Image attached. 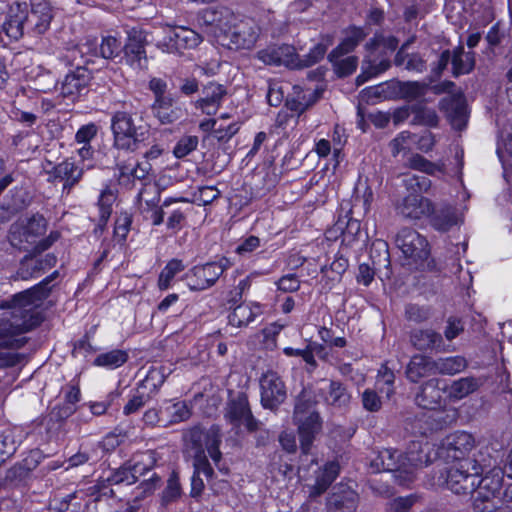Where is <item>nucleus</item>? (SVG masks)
Here are the masks:
<instances>
[{
	"label": "nucleus",
	"instance_id": "nucleus-49",
	"mask_svg": "<svg viewBox=\"0 0 512 512\" xmlns=\"http://www.w3.org/2000/svg\"><path fill=\"white\" fill-rule=\"evenodd\" d=\"M360 96L363 101L371 103L393 97L392 83L367 87L361 91Z\"/></svg>",
	"mask_w": 512,
	"mask_h": 512
},
{
	"label": "nucleus",
	"instance_id": "nucleus-62",
	"mask_svg": "<svg viewBox=\"0 0 512 512\" xmlns=\"http://www.w3.org/2000/svg\"><path fill=\"white\" fill-rule=\"evenodd\" d=\"M416 501V496L398 497L389 502L387 512H408Z\"/></svg>",
	"mask_w": 512,
	"mask_h": 512
},
{
	"label": "nucleus",
	"instance_id": "nucleus-17",
	"mask_svg": "<svg viewBox=\"0 0 512 512\" xmlns=\"http://www.w3.org/2000/svg\"><path fill=\"white\" fill-rule=\"evenodd\" d=\"M90 165H79L73 158H67L64 161L54 165L47 170L49 179L63 182V190H70L81 180L84 170L89 169Z\"/></svg>",
	"mask_w": 512,
	"mask_h": 512
},
{
	"label": "nucleus",
	"instance_id": "nucleus-50",
	"mask_svg": "<svg viewBox=\"0 0 512 512\" xmlns=\"http://www.w3.org/2000/svg\"><path fill=\"white\" fill-rule=\"evenodd\" d=\"M185 266L182 261L178 259H172L169 261L166 266L163 268L159 275L158 286L161 290H166L169 288L171 281L173 278L183 271Z\"/></svg>",
	"mask_w": 512,
	"mask_h": 512
},
{
	"label": "nucleus",
	"instance_id": "nucleus-60",
	"mask_svg": "<svg viewBox=\"0 0 512 512\" xmlns=\"http://www.w3.org/2000/svg\"><path fill=\"white\" fill-rule=\"evenodd\" d=\"M98 127L94 123H88L78 129L75 134V142L82 145H90V141L95 138Z\"/></svg>",
	"mask_w": 512,
	"mask_h": 512
},
{
	"label": "nucleus",
	"instance_id": "nucleus-8",
	"mask_svg": "<svg viewBox=\"0 0 512 512\" xmlns=\"http://www.w3.org/2000/svg\"><path fill=\"white\" fill-rule=\"evenodd\" d=\"M46 231V221L40 215L19 219L10 228L9 240L14 247L23 248L25 244H37L39 251L46 250L50 242L48 240L37 239L44 235Z\"/></svg>",
	"mask_w": 512,
	"mask_h": 512
},
{
	"label": "nucleus",
	"instance_id": "nucleus-42",
	"mask_svg": "<svg viewBox=\"0 0 512 512\" xmlns=\"http://www.w3.org/2000/svg\"><path fill=\"white\" fill-rule=\"evenodd\" d=\"M452 65L455 76L469 73L475 65L474 53H465L463 46L457 47L453 52Z\"/></svg>",
	"mask_w": 512,
	"mask_h": 512
},
{
	"label": "nucleus",
	"instance_id": "nucleus-6",
	"mask_svg": "<svg viewBox=\"0 0 512 512\" xmlns=\"http://www.w3.org/2000/svg\"><path fill=\"white\" fill-rule=\"evenodd\" d=\"M114 146L117 149L135 151L148 139L149 129L142 119L119 111L111 119Z\"/></svg>",
	"mask_w": 512,
	"mask_h": 512
},
{
	"label": "nucleus",
	"instance_id": "nucleus-35",
	"mask_svg": "<svg viewBox=\"0 0 512 512\" xmlns=\"http://www.w3.org/2000/svg\"><path fill=\"white\" fill-rule=\"evenodd\" d=\"M356 502V493L350 489H343L329 497L328 509L330 512H355Z\"/></svg>",
	"mask_w": 512,
	"mask_h": 512
},
{
	"label": "nucleus",
	"instance_id": "nucleus-38",
	"mask_svg": "<svg viewBox=\"0 0 512 512\" xmlns=\"http://www.w3.org/2000/svg\"><path fill=\"white\" fill-rule=\"evenodd\" d=\"M366 34L361 28L351 27L346 31V36L341 43L331 52V57L343 56L355 49L365 38Z\"/></svg>",
	"mask_w": 512,
	"mask_h": 512
},
{
	"label": "nucleus",
	"instance_id": "nucleus-24",
	"mask_svg": "<svg viewBox=\"0 0 512 512\" xmlns=\"http://www.w3.org/2000/svg\"><path fill=\"white\" fill-rule=\"evenodd\" d=\"M203 96L195 102V107L201 109L206 115H214L226 94L223 85L210 82L202 89Z\"/></svg>",
	"mask_w": 512,
	"mask_h": 512
},
{
	"label": "nucleus",
	"instance_id": "nucleus-55",
	"mask_svg": "<svg viewBox=\"0 0 512 512\" xmlns=\"http://www.w3.org/2000/svg\"><path fill=\"white\" fill-rule=\"evenodd\" d=\"M398 46V40L393 36L376 35L367 44L366 48L370 51H376L379 49L394 51Z\"/></svg>",
	"mask_w": 512,
	"mask_h": 512
},
{
	"label": "nucleus",
	"instance_id": "nucleus-13",
	"mask_svg": "<svg viewBox=\"0 0 512 512\" xmlns=\"http://www.w3.org/2000/svg\"><path fill=\"white\" fill-rule=\"evenodd\" d=\"M230 267V262L222 258L218 262L194 267L186 275L191 290H205L215 284L223 272Z\"/></svg>",
	"mask_w": 512,
	"mask_h": 512
},
{
	"label": "nucleus",
	"instance_id": "nucleus-53",
	"mask_svg": "<svg viewBox=\"0 0 512 512\" xmlns=\"http://www.w3.org/2000/svg\"><path fill=\"white\" fill-rule=\"evenodd\" d=\"M415 142L416 135L408 131L399 133L390 143L393 156H397L402 151L410 150Z\"/></svg>",
	"mask_w": 512,
	"mask_h": 512
},
{
	"label": "nucleus",
	"instance_id": "nucleus-32",
	"mask_svg": "<svg viewBox=\"0 0 512 512\" xmlns=\"http://www.w3.org/2000/svg\"><path fill=\"white\" fill-rule=\"evenodd\" d=\"M151 110L162 124H171L180 118V109L174 106L172 95L154 99Z\"/></svg>",
	"mask_w": 512,
	"mask_h": 512
},
{
	"label": "nucleus",
	"instance_id": "nucleus-11",
	"mask_svg": "<svg viewBox=\"0 0 512 512\" xmlns=\"http://www.w3.org/2000/svg\"><path fill=\"white\" fill-rule=\"evenodd\" d=\"M82 501H85L86 512H110L105 508L108 497L105 493H99L96 486H91L86 490H77L67 495L55 509L65 511L71 504L73 512L78 511L82 507Z\"/></svg>",
	"mask_w": 512,
	"mask_h": 512
},
{
	"label": "nucleus",
	"instance_id": "nucleus-27",
	"mask_svg": "<svg viewBox=\"0 0 512 512\" xmlns=\"http://www.w3.org/2000/svg\"><path fill=\"white\" fill-rule=\"evenodd\" d=\"M339 473L337 462H329L322 469L316 471V477L313 484H307L309 496L317 497L324 493L331 483L336 479Z\"/></svg>",
	"mask_w": 512,
	"mask_h": 512
},
{
	"label": "nucleus",
	"instance_id": "nucleus-58",
	"mask_svg": "<svg viewBox=\"0 0 512 512\" xmlns=\"http://www.w3.org/2000/svg\"><path fill=\"white\" fill-rule=\"evenodd\" d=\"M198 145V138L196 136H185L179 140L174 147V155L177 158H182L194 151Z\"/></svg>",
	"mask_w": 512,
	"mask_h": 512
},
{
	"label": "nucleus",
	"instance_id": "nucleus-16",
	"mask_svg": "<svg viewBox=\"0 0 512 512\" xmlns=\"http://www.w3.org/2000/svg\"><path fill=\"white\" fill-rule=\"evenodd\" d=\"M257 58L267 65L286 66L291 69L301 68V61L293 46H273L260 50Z\"/></svg>",
	"mask_w": 512,
	"mask_h": 512
},
{
	"label": "nucleus",
	"instance_id": "nucleus-61",
	"mask_svg": "<svg viewBox=\"0 0 512 512\" xmlns=\"http://www.w3.org/2000/svg\"><path fill=\"white\" fill-rule=\"evenodd\" d=\"M395 380L394 373L388 369L386 366H382L378 372L377 385L381 383L387 385V389L380 387L382 392L386 393V396L389 398L394 393L393 383Z\"/></svg>",
	"mask_w": 512,
	"mask_h": 512
},
{
	"label": "nucleus",
	"instance_id": "nucleus-57",
	"mask_svg": "<svg viewBox=\"0 0 512 512\" xmlns=\"http://www.w3.org/2000/svg\"><path fill=\"white\" fill-rule=\"evenodd\" d=\"M114 201V195L110 191H103L100 195L98 206L100 213V222L105 224L111 213H112V203Z\"/></svg>",
	"mask_w": 512,
	"mask_h": 512
},
{
	"label": "nucleus",
	"instance_id": "nucleus-54",
	"mask_svg": "<svg viewBox=\"0 0 512 512\" xmlns=\"http://www.w3.org/2000/svg\"><path fill=\"white\" fill-rule=\"evenodd\" d=\"M178 202H188V199L184 197H168L163 201L162 207H155L151 209L149 212H145V217H149L152 220L153 225L158 226L163 223L164 219V207H169L170 205Z\"/></svg>",
	"mask_w": 512,
	"mask_h": 512
},
{
	"label": "nucleus",
	"instance_id": "nucleus-2",
	"mask_svg": "<svg viewBox=\"0 0 512 512\" xmlns=\"http://www.w3.org/2000/svg\"><path fill=\"white\" fill-rule=\"evenodd\" d=\"M58 275L54 271L49 277L31 289L16 294L11 301L0 305V367L14 366L19 362V355L14 351L23 344L15 335L25 333L38 326L42 317L38 308L48 296V284Z\"/></svg>",
	"mask_w": 512,
	"mask_h": 512
},
{
	"label": "nucleus",
	"instance_id": "nucleus-47",
	"mask_svg": "<svg viewBox=\"0 0 512 512\" xmlns=\"http://www.w3.org/2000/svg\"><path fill=\"white\" fill-rule=\"evenodd\" d=\"M174 34H176L175 27L167 26L163 28L162 35L154 38L155 46L163 53L177 54L178 48Z\"/></svg>",
	"mask_w": 512,
	"mask_h": 512
},
{
	"label": "nucleus",
	"instance_id": "nucleus-5",
	"mask_svg": "<svg viewBox=\"0 0 512 512\" xmlns=\"http://www.w3.org/2000/svg\"><path fill=\"white\" fill-rule=\"evenodd\" d=\"M187 441L196 449L193 466L194 474L205 475L208 479L213 475V470L206 458L205 449L216 466L219 465L222 454L219 450L221 434L218 426H211L208 430L194 427L190 430Z\"/></svg>",
	"mask_w": 512,
	"mask_h": 512
},
{
	"label": "nucleus",
	"instance_id": "nucleus-37",
	"mask_svg": "<svg viewBox=\"0 0 512 512\" xmlns=\"http://www.w3.org/2000/svg\"><path fill=\"white\" fill-rule=\"evenodd\" d=\"M474 512H512V484L504 492V499L473 502Z\"/></svg>",
	"mask_w": 512,
	"mask_h": 512
},
{
	"label": "nucleus",
	"instance_id": "nucleus-20",
	"mask_svg": "<svg viewBox=\"0 0 512 512\" xmlns=\"http://www.w3.org/2000/svg\"><path fill=\"white\" fill-rule=\"evenodd\" d=\"M226 418L235 426H245L249 431L257 429V421L252 416L246 396L239 395L227 407Z\"/></svg>",
	"mask_w": 512,
	"mask_h": 512
},
{
	"label": "nucleus",
	"instance_id": "nucleus-10",
	"mask_svg": "<svg viewBox=\"0 0 512 512\" xmlns=\"http://www.w3.org/2000/svg\"><path fill=\"white\" fill-rule=\"evenodd\" d=\"M395 243L406 258L408 265H418L429 256L427 240L414 229H401L396 236Z\"/></svg>",
	"mask_w": 512,
	"mask_h": 512
},
{
	"label": "nucleus",
	"instance_id": "nucleus-52",
	"mask_svg": "<svg viewBox=\"0 0 512 512\" xmlns=\"http://www.w3.org/2000/svg\"><path fill=\"white\" fill-rule=\"evenodd\" d=\"M342 56L331 57V53L328 55L329 61L333 64L336 72L340 76H346L352 74L358 65V59L355 56H348L341 58Z\"/></svg>",
	"mask_w": 512,
	"mask_h": 512
},
{
	"label": "nucleus",
	"instance_id": "nucleus-40",
	"mask_svg": "<svg viewBox=\"0 0 512 512\" xmlns=\"http://www.w3.org/2000/svg\"><path fill=\"white\" fill-rule=\"evenodd\" d=\"M409 42L402 45L400 50L397 52L394 62L397 66H403L406 70L421 73L426 69V63L422 57L418 54H405Z\"/></svg>",
	"mask_w": 512,
	"mask_h": 512
},
{
	"label": "nucleus",
	"instance_id": "nucleus-51",
	"mask_svg": "<svg viewBox=\"0 0 512 512\" xmlns=\"http://www.w3.org/2000/svg\"><path fill=\"white\" fill-rule=\"evenodd\" d=\"M151 170V165L146 162L138 163L136 166H123L120 168L119 181L125 183L132 179H144Z\"/></svg>",
	"mask_w": 512,
	"mask_h": 512
},
{
	"label": "nucleus",
	"instance_id": "nucleus-9",
	"mask_svg": "<svg viewBox=\"0 0 512 512\" xmlns=\"http://www.w3.org/2000/svg\"><path fill=\"white\" fill-rule=\"evenodd\" d=\"M294 421L298 425L302 454L307 457L315 435L321 429V420L317 412L310 406L298 402L295 406Z\"/></svg>",
	"mask_w": 512,
	"mask_h": 512
},
{
	"label": "nucleus",
	"instance_id": "nucleus-33",
	"mask_svg": "<svg viewBox=\"0 0 512 512\" xmlns=\"http://www.w3.org/2000/svg\"><path fill=\"white\" fill-rule=\"evenodd\" d=\"M432 374H435L434 360L424 355H414L406 368L407 378L414 383Z\"/></svg>",
	"mask_w": 512,
	"mask_h": 512
},
{
	"label": "nucleus",
	"instance_id": "nucleus-3",
	"mask_svg": "<svg viewBox=\"0 0 512 512\" xmlns=\"http://www.w3.org/2000/svg\"><path fill=\"white\" fill-rule=\"evenodd\" d=\"M200 19L214 33L217 41L229 49H251L256 44L260 29L251 18L236 15L225 6L209 7Z\"/></svg>",
	"mask_w": 512,
	"mask_h": 512
},
{
	"label": "nucleus",
	"instance_id": "nucleus-48",
	"mask_svg": "<svg viewBox=\"0 0 512 512\" xmlns=\"http://www.w3.org/2000/svg\"><path fill=\"white\" fill-rule=\"evenodd\" d=\"M407 166L428 175H434L436 172H442L444 165L433 163L419 154H413L408 158Z\"/></svg>",
	"mask_w": 512,
	"mask_h": 512
},
{
	"label": "nucleus",
	"instance_id": "nucleus-30",
	"mask_svg": "<svg viewBox=\"0 0 512 512\" xmlns=\"http://www.w3.org/2000/svg\"><path fill=\"white\" fill-rule=\"evenodd\" d=\"M166 186L160 183L146 182L137 195V204L140 212L144 214L158 206L161 192Z\"/></svg>",
	"mask_w": 512,
	"mask_h": 512
},
{
	"label": "nucleus",
	"instance_id": "nucleus-7",
	"mask_svg": "<svg viewBox=\"0 0 512 512\" xmlns=\"http://www.w3.org/2000/svg\"><path fill=\"white\" fill-rule=\"evenodd\" d=\"M484 473V466L477 460H465L452 463L439 478V484L457 495H470L476 490L478 478Z\"/></svg>",
	"mask_w": 512,
	"mask_h": 512
},
{
	"label": "nucleus",
	"instance_id": "nucleus-31",
	"mask_svg": "<svg viewBox=\"0 0 512 512\" xmlns=\"http://www.w3.org/2000/svg\"><path fill=\"white\" fill-rule=\"evenodd\" d=\"M88 84V74L84 68L78 67L68 73L61 83V94L64 97L74 98L81 93Z\"/></svg>",
	"mask_w": 512,
	"mask_h": 512
},
{
	"label": "nucleus",
	"instance_id": "nucleus-12",
	"mask_svg": "<svg viewBox=\"0 0 512 512\" xmlns=\"http://www.w3.org/2000/svg\"><path fill=\"white\" fill-rule=\"evenodd\" d=\"M147 33L139 28H132L127 33V41L124 45V61L135 71H143L147 68L148 60L145 46Z\"/></svg>",
	"mask_w": 512,
	"mask_h": 512
},
{
	"label": "nucleus",
	"instance_id": "nucleus-29",
	"mask_svg": "<svg viewBox=\"0 0 512 512\" xmlns=\"http://www.w3.org/2000/svg\"><path fill=\"white\" fill-rule=\"evenodd\" d=\"M261 314L262 309L258 303H241L230 312L228 322L233 327L242 328L248 326Z\"/></svg>",
	"mask_w": 512,
	"mask_h": 512
},
{
	"label": "nucleus",
	"instance_id": "nucleus-43",
	"mask_svg": "<svg viewBox=\"0 0 512 512\" xmlns=\"http://www.w3.org/2000/svg\"><path fill=\"white\" fill-rule=\"evenodd\" d=\"M175 32L174 37L176 38L178 53L185 49L196 48L202 42V37L190 28L175 27Z\"/></svg>",
	"mask_w": 512,
	"mask_h": 512
},
{
	"label": "nucleus",
	"instance_id": "nucleus-36",
	"mask_svg": "<svg viewBox=\"0 0 512 512\" xmlns=\"http://www.w3.org/2000/svg\"><path fill=\"white\" fill-rule=\"evenodd\" d=\"M427 85L417 81L392 82L393 97L416 100L426 93Z\"/></svg>",
	"mask_w": 512,
	"mask_h": 512
},
{
	"label": "nucleus",
	"instance_id": "nucleus-63",
	"mask_svg": "<svg viewBox=\"0 0 512 512\" xmlns=\"http://www.w3.org/2000/svg\"><path fill=\"white\" fill-rule=\"evenodd\" d=\"M328 44L319 43L315 45L305 58L300 59L301 68L311 66L320 61L326 54Z\"/></svg>",
	"mask_w": 512,
	"mask_h": 512
},
{
	"label": "nucleus",
	"instance_id": "nucleus-15",
	"mask_svg": "<svg viewBox=\"0 0 512 512\" xmlns=\"http://www.w3.org/2000/svg\"><path fill=\"white\" fill-rule=\"evenodd\" d=\"M503 471L501 468L494 467L485 476L478 478L476 486V496L473 502H490L494 499H504L502 497Z\"/></svg>",
	"mask_w": 512,
	"mask_h": 512
},
{
	"label": "nucleus",
	"instance_id": "nucleus-39",
	"mask_svg": "<svg viewBox=\"0 0 512 512\" xmlns=\"http://www.w3.org/2000/svg\"><path fill=\"white\" fill-rule=\"evenodd\" d=\"M467 367V361L462 356L442 357L434 360L435 374L454 375Z\"/></svg>",
	"mask_w": 512,
	"mask_h": 512
},
{
	"label": "nucleus",
	"instance_id": "nucleus-34",
	"mask_svg": "<svg viewBox=\"0 0 512 512\" xmlns=\"http://www.w3.org/2000/svg\"><path fill=\"white\" fill-rule=\"evenodd\" d=\"M317 99L318 94L315 90L310 88H302L300 86H294L293 94L291 98L287 100V105L292 111L301 114L309 106L315 103Z\"/></svg>",
	"mask_w": 512,
	"mask_h": 512
},
{
	"label": "nucleus",
	"instance_id": "nucleus-25",
	"mask_svg": "<svg viewBox=\"0 0 512 512\" xmlns=\"http://www.w3.org/2000/svg\"><path fill=\"white\" fill-rule=\"evenodd\" d=\"M410 339L413 346L418 350L448 351L441 334L430 328L414 330Z\"/></svg>",
	"mask_w": 512,
	"mask_h": 512
},
{
	"label": "nucleus",
	"instance_id": "nucleus-4",
	"mask_svg": "<svg viewBox=\"0 0 512 512\" xmlns=\"http://www.w3.org/2000/svg\"><path fill=\"white\" fill-rule=\"evenodd\" d=\"M403 185L407 194L400 198L395 204V210L400 216L418 220L427 216L433 208L430 199L423 197L431 188V180L425 176L406 175L403 179Z\"/></svg>",
	"mask_w": 512,
	"mask_h": 512
},
{
	"label": "nucleus",
	"instance_id": "nucleus-14",
	"mask_svg": "<svg viewBox=\"0 0 512 512\" xmlns=\"http://www.w3.org/2000/svg\"><path fill=\"white\" fill-rule=\"evenodd\" d=\"M261 403L273 409L286 398V389L279 375L274 371L265 372L260 378Z\"/></svg>",
	"mask_w": 512,
	"mask_h": 512
},
{
	"label": "nucleus",
	"instance_id": "nucleus-18",
	"mask_svg": "<svg viewBox=\"0 0 512 512\" xmlns=\"http://www.w3.org/2000/svg\"><path fill=\"white\" fill-rule=\"evenodd\" d=\"M53 19V8L49 2L41 0L32 3L28 9L27 32L41 35L45 33Z\"/></svg>",
	"mask_w": 512,
	"mask_h": 512
},
{
	"label": "nucleus",
	"instance_id": "nucleus-28",
	"mask_svg": "<svg viewBox=\"0 0 512 512\" xmlns=\"http://www.w3.org/2000/svg\"><path fill=\"white\" fill-rule=\"evenodd\" d=\"M441 107L445 110L452 126L461 130L466 125V108L461 95H453L442 99Z\"/></svg>",
	"mask_w": 512,
	"mask_h": 512
},
{
	"label": "nucleus",
	"instance_id": "nucleus-26",
	"mask_svg": "<svg viewBox=\"0 0 512 512\" xmlns=\"http://www.w3.org/2000/svg\"><path fill=\"white\" fill-rule=\"evenodd\" d=\"M121 49V42L113 36H106L102 38L101 43L98 45L96 40H87L86 43L81 45V52H91L95 56H101L104 59H113L118 56Z\"/></svg>",
	"mask_w": 512,
	"mask_h": 512
},
{
	"label": "nucleus",
	"instance_id": "nucleus-41",
	"mask_svg": "<svg viewBox=\"0 0 512 512\" xmlns=\"http://www.w3.org/2000/svg\"><path fill=\"white\" fill-rule=\"evenodd\" d=\"M128 359V354L125 350L114 349L105 353L99 354L94 359V365L106 369H116L122 366Z\"/></svg>",
	"mask_w": 512,
	"mask_h": 512
},
{
	"label": "nucleus",
	"instance_id": "nucleus-22",
	"mask_svg": "<svg viewBox=\"0 0 512 512\" xmlns=\"http://www.w3.org/2000/svg\"><path fill=\"white\" fill-rule=\"evenodd\" d=\"M429 217L430 225L437 231L446 232L461 222L457 209L451 205L434 206Z\"/></svg>",
	"mask_w": 512,
	"mask_h": 512
},
{
	"label": "nucleus",
	"instance_id": "nucleus-23",
	"mask_svg": "<svg viewBox=\"0 0 512 512\" xmlns=\"http://www.w3.org/2000/svg\"><path fill=\"white\" fill-rule=\"evenodd\" d=\"M53 254L26 256L20 265L18 275L24 279L36 278L56 264Z\"/></svg>",
	"mask_w": 512,
	"mask_h": 512
},
{
	"label": "nucleus",
	"instance_id": "nucleus-44",
	"mask_svg": "<svg viewBox=\"0 0 512 512\" xmlns=\"http://www.w3.org/2000/svg\"><path fill=\"white\" fill-rule=\"evenodd\" d=\"M351 401V395L346 388L340 383L332 381L329 386L326 402L337 408H345Z\"/></svg>",
	"mask_w": 512,
	"mask_h": 512
},
{
	"label": "nucleus",
	"instance_id": "nucleus-19",
	"mask_svg": "<svg viewBox=\"0 0 512 512\" xmlns=\"http://www.w3.org/2000/svg\"><path fill=\"white\" fill-rule=\"evenodd\" d=\"M447 383L443 379L432 378L427 380L420 387L416 394L415 401L418 406L425 409H435L442 401L443 393L446 392Z\"/></svg>",
	"mask_w": 512,
	"mask_h": 512
},
{
	"label": "nucleus",
	"instance_id": "nucleus-45",
	"mask_svg": "<svg viewBox=\"0 0 512 512\" xmlns=\"http://www.w3.org/2000/svg\"><path fill=\"white\" fill-rule=\"evenodd\" d=\"M148 468L141 465L140 461H136L133 465H125L121 467L113 476L115 483H125L126 485L134 484L138 477Z\"/></svg>",
	"mask_w": 512,
	"mask_h": 512
},
{
	"label": "nucleus",
	"instance_id": "nucleus-46",
	"mask_svg": "<svg viewBox=\"0 0 512 512\" xmlns=\"http://www.w3.org/2000/svg\"><path fill=\"white\" fill-rule=\"evenodd\" d=\"M478 383L474 378H461L453 381L450 386H447L446 392L450 398L462 399L475 391Z\"/></svg>",
	"mask_w": 512,
	"mask_h": 512
},
{
	"label": "nucleus",
	"instance_id": "nucleus-1",
	"mask_svg": "<svg viewBox=\"0 0 512 512\" xmlns=\"http://www.w3.org/2000/svg\"><path fill=\"white\" fill-rule=\"evenodd\" d=\"M474 447L475 439L472 434L457 431L444 439L438 453L433 452L428 442H414L407 452L383 449L371 461V468L374 472H390L396 484L410 487L417 479L418 471L431 463L436 454L446 461L456 463L467 460L465 456Z\"/></svg>",
	"mask_w": 512,
	"mask_h": 512
},
{
	"label": "nucleus",
	"instance_id": "nucleus-64",
	"mask_svg": "<svg viewBox=\"0 0 512 512\" xmlns=\"http://www.w3.org/2000/svg\"><path fill=\"white\" fill-rule=\"evenodd\" d=\"M362 404L364 409L370 412H376L380 410L382 402L378 394L371 389H366L362 393Z\"/></svg>",
	"mask_w": 512,
	"mask_h": 512
},
{
	"label": "nucleus",
	"instance_id": "nucleus-56",
	"mask_svg": "<svg viewBox=\"0 0 512 512\" xmlns=\"http://www.w3.org/2000/svg\"><path fill=\"white\" fill-rule=\"evenodd\" d=\"M361 234L360 222L356 219H349L346 228L342 231V243L352 247Z\"/></svg>",
	"mask_w": 512,
	"mask_h": 512
},
{
	"label": "nucleus",
	"instance_id": "nucleus-21",
	"mask_svg": "<svg viewBox=\"0 0 512 512\" xmlns=\"http://www.w3.org/2000/svg\"><path fill=\"white\" fill-rule=\"evenodd\" d=\"M28 5L26 3H13L3 24V30L11 39L17 40L27 31Z\"/></svg>",
	"mask_w": 512,
	"mask_h": 512
},
{
	"label": "nucleus",
	"instance_id": "nucleus-59",
	"mask_svg": "<svg viewBox=\"0 0 512 512\" xmlns=\"http://www.w3.org/2000/svg\"><path fill=\"white\" fill-rule=\"evenodd\" d=\"M172 422H180L187 420L191 416V411L188 404L180 401L172 404L167 408Z\"/></svg>",
	"mask_w": 512,
	"mask_h": 512
}]
</instances>
